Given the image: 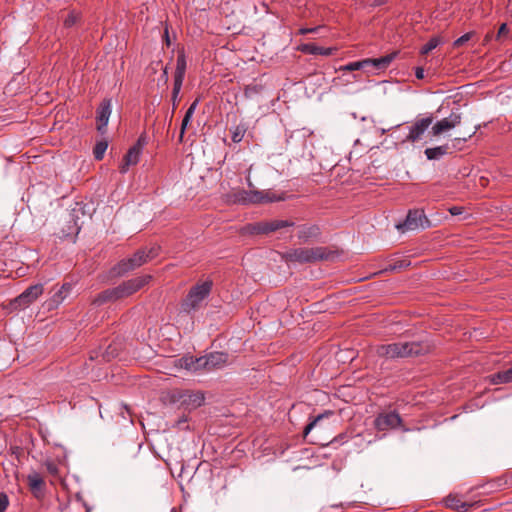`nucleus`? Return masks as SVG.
I'll return each instance as SVG.
<instances>
[{
  "label": "nucleus",
  "mask_w": 512,
  "mask_h": 512,
  "mask_svg": "<svg viewBox=\"0 0 512 512\" xmlns=\"http://www.w3.org/2000/svg\"><path fill=\"white\" fill-rule=\"evenodd\" d=\"M441 40L439 37H432L425 45L422 46L420 52L423 55L430 53L433 49H435Z\"/></svg>",
  "instance_id": "obj_31"
},
{
  "label": "nucleus",
  "mask_w": 512,
  "mask_h": 512,
  "mask_svg": "<svg viewBox=\"0 0 512 512\" xmlns=\"http://www.w3.org/2000/svg\"><path fill=\"white\" fill-rule=\"evenodd\" d=\"M27 481H28V485H29V488L32 491V493L36 497H39L40 494H42L44 486H45V482H44L43 478L38 473L33 472L27 476Z\"/></svg>",
  "instance_id": "obj_19"
},
{
  "label": "nucleus",
  "mask_w": 512,
  "mask_h": 512,
  "mask_svg": "<svg viewBox=\"0 0 512 512\" xmlns=\"http://www.w3.org/2000/svg\"><path fill=\"white\" fill-rule=\"evenodd\" d=\"M183 404L189 409H196L200 407L205 400L204 394L201 392H189L183 396Z\"/></svg>",
  "instance_id": "obj_20"
},
{
  "label": "nucleus",
  "mask_w": 512,
  "mask_h": 512,
  "mask_svg": "<svg viewBox=\"0 0 512 512\" xmlns=\"http://www.w3.org/2000/svg\"><path fill=\"white\" fill-rule=\"evenodd\" d=\"M186 57L183 52L179 53L176 60L174 77L184 78L186 72Z\"/></svg>",
  "instance_id": "obj_28"
},
{
  "label": "nucleus",
  "mask_w": 512,
  "mask_h": 512,
  "mask_svg": "<svg viewBox=\"0 0 512 512\" xmlns=\"http://www.w3.org/2000/svg\"><path fill=\"white\" fill-rule=\"evenodd\" d=\"M462 120V113L459 111V109L452 110L450 115L448 117H445L439 121H437L432 126V134L433 136H438L446 131H449L456 126H458L461 123Z\"/></svg>",
  "instance_id": "obj_8"
},
{
  "label": "nucleus",
  "mask_w": 512,
  "mask_h": 512,
  "mask_svg": "<svg viewBox=\"0 0 512 512\" xmlns=\"http://www.w3.org/2000/svg\"><path fill=\"white\" fill-rule=\"evenodd\" d=\"M165 40H166L167 45H169L170 44V40H169L167 29L165 30Z\"/></svg>",
  "instance_id": "obj_48"
},
{
  "label": "nucleus",
  "mask_w": 512,
  "mask_h": 512,
  "mask_svg": "<svg viewBox=\"0 0 512 512\" xmlns=\"http://www.w3.org/2000/svg\"><path fill=\"white\" fill-rule=\"evenodd\" d=\"M430 348L429 343L425 341L396 342L378 346L376 353L380 357L395 359L425 354Z\"/></svg>",
  "instance_id": "obj_1"
},
{
  "label": "nucleus",
  "mask_w": 512,
  "mask_h": 512,
  "mask_svg": "<svg viewBox=\"0 0 512 512\" xmlns=\"http://www.w3.org/2000/svg\"><path fill=\"white\" fill-rule=\"evenodd\" d=\"M9 506V498L5 492H0V512H5Z\"/></svg>",
  "instance_id": "obj_38"
},
{
  "label": "nucleus",
  "mask_w": 512,
  "mask_h": 512,
  "mask_svg": "<svg viewBox=\"0 0 512 512\" xmlns=\"http://www.w3.org/2000/svg\"><path fill=\"white\" fill-rule=\"evenodd\" d=\"M147 143H148L147 136L145 134H141L139 136L137 142L132 147L138 148L140 151H142Z\"/></svg>",
  "instance_id": "obj_40"
},
{
  "label": "nucleus",
  "mask_w": 512,
  "mask_h": 512,
  "mask_svg": "<svg viewBox=\"0 0 512 512\" xmlns=\"http://www.w3.org/2000/svg\"><path fill=\"white\" fill-rule=\"evenodd\" d=\"M150 275H143L139 276L130 280H127L123 282L122 284L118 285L116 288L117 294L119 299L128 297L138 290H140L142 287H144L146 284L149 283L151 280Z\"/></svg>",
  "instance_id": "obj_7"
},
{
  "label": "nucleus",
  "mask_w": 512,
  "mask_h": 512,
  "mask_svg": "<svg viewBox=\"0 0 512 512\" xmlns=\"http://www.w3.org/2000/svg\"><path fill=\"white\" fill-rule=\"evenodd\" d=\"M186 422H187V418L185 416H183L176 421L175 426L178 428H182V425L185 424Z\"/></svg>",
  "instance_id": "obj_47"
},
{
  "label": "nucleus",
  "mask_w": 512,
  "mask_h": 512,
  "mask_svg": "<svg viewBox=\"0 0 512 512\" xmlns=\"http://www.w3.org/2000/svg\"><path fill=\"white\" fill-rule=\"evenodd\" d=\"M449 212L453 216L460 215L463 212V208L460 206H453L449 209Z\"/></svg>",
  "instance_id": "obj_44"
},
{
  "label": "nucleus",
  "mask_w": 512,
  "mask_h": 512,
  "mask_svg": "<svg viewBox=\"0 0 512 512\" xmlns=\"http://www.w3.org/2000/svg\"><path fill=\"white\" fill-rule=\"evenodd\" d=\"M447 151H448V146L442 145V146H437V147H433V148H427V149H425L424 153H425L427 159H429V160H439L445 154H447Z\"/></svg>",
  "instance_id": "obj_27"
},
{
  "label": "nucleus",
  "mask_w": 512,
  "mask_h": 512,
  "mask_svg": "<svg viewBox=\"0 0 512 512\" xmlns=\"http://www.w3.org/2000/svg\"><path fill=\"white\" fill-rule=\"evenodd\" d=\"M117 355V350L114 346L112 345H109L108 348L106 349L105 353L103 354V358L107 361H109L110 359L116 357Z\"/></svg>",
  "instance_id": "obj_41"
},
{
  "label": "nucleus",
  "mask_w": 512,
  "mask_h": 512,
  "mask_svg": "<svg viewBox=\"0 0 512 512\" xmlns=\"http://www.w3.org/2000/svg\"><path fill=\"white\" fill-rule=\"evenodd\" d=\"M320 235V229L316 225L302 226L298 233V238L303 241H308L310 238H316Z\"/></svg>",
  "instance_id": "obj_25"
},
{
  "label": "nucleus",
  "mask_w": 512,
  "mask_h": 512,
  "mask_svg": "<svg viewBox=\"0 0 512 512\" xmlns=\"http://www.w3.org/2000/svg\"><path fill=\"white\" fill-rule=\"evenodd\" d=\"M509 38H510V30H509L507 24L503 23V24L500 25L495 39L498 42L502 43V42L508 40Z\"/></svg>",
  "instance_id": "obj_32"
},
{
  "label": "nucleus",
  "mask_w": 512,
  "mask_h": 512,
  "mask_svg": "<svg viewBox=\"0 0 512 512\" xmlns=\"http://www.w3.org/2000/svg\"><path fill=\"white\" fill-rule=\"evenodd\" d=\"M445 505L451 509L460 511V512H466L471 508V504L462 502L457 496L449 495L445 499Z\"/></svg>",
  "instance_id": "obj_23"
},
{
  "label": "nucleus",
  "mask_w": 512,
  "mask_h": 512,
  "mask_svg": "<svg viewBox=\"0 0 512 512\" xmlns=\"http://www.w3.org/2000/svg\"><path fill=\"white\" fill-rule=\"evenodd\" d=\"M179 94H173L172 93V100H173V106L175 107V103H176V100H177V97H178Z\"/></svg>",
  "instance_id": "obj_49"
},
{
  "label": "nucleus",
  "mask_w": 512,
  "mask_h": 512,
  "mask_svg": "<svg viewBox=\"0 0 512 512\" xmlns=\"http://www.w3.org/2000/svg\"><path fill=\"white\" fill-rule=\"evenodd\" d=\"M402 424L400 415L395 411L383 412L377 415L374 426L378 431L396 429Z\"/></svg>",
  "instance_id": "obj_9"
},
{
  "label": "nucleus",
  "mask_w": 512,
  "mask_h": 512,
  "mask_svg": "<svg viewBox=\"0 0 512 512\" xmlns=\"http://www.w3.org/2000/svg\"><path fill=\"white\" fill-rule=\"evenodd\" d=\"M301 50L308 54L324 55V56H330L333 54V51H334L333 48H324V47L317 46L315 44H305L302 46Z\"/></svg>",
  "instance_id": "obj_24"
},
{
  "label": "nucleus",
  "mask_w": 512,
  "mask_h": 512,
  "mask_svg": "<svg viewBox=\"0 0 512 512\" xmlns=\"http://www.w3.org/2000/svg\"><path fill=\"white\" fill-rule=\"evenodd\" d=\"M184 78L174 77L173 94H179Z\"/></svg>",
  "instance_id": "obj_42"
},
{
  "label": "nucleus",
  "mask_w": 512,
  "mask_h": 512,
  "mask_svg": "<svg viewBox=\"0 0 512 512\" xmlns=\"http://www.w3.org/2000/svg\"><path fill=\"white\" fill-rule=\"evenodd\" d=\"M476 132V130L472 131L469 135H468V138H471L472 135Z\"/></svg>",
  "instance_id": "obj_52"
},
{
  "label": "nucleus",
  "mask_w": 512,
  "mask_h": 512,
  "mask_svg": "<svg viewBox=\"0 0 512 512\" xmlns=\"http://www.w3.org/2000/svg\"><path fill=\"white\" fill-rule=\"evenodd\" d=\"M175 366L183 368L189 372H199L201 370L207 371V359L206 355L200 357H193L190 355L183 356L175 360Z\"/></svg>",
  "instance_id": "obj_11"
},
{
  "label": "nucleus",
  "mask_w": 512,
  "mask_h": 512,
  "mask_svg": "<svg viewBox=\"0 0 512 512\" xmlns=\"http://www.w3.org/2000/svg\"><path fill=\"white\" fill-rule=\"evenodd\" d=\"M294 223L287 220H271L268 222L256 223L251 227V232L256 234H267L281 228L293 226Z\"/></svg>",
  "instance_id": "obj_14"
},
{
  "label": "nucleus",
  "mask_w": 512,
  "mask_h": 512,
  "mask_svg": "<svg viewBox=\"0 0 512 512\" xmlns=\"http://www.w3.org/2000/svg\"><path fill=\"white\" fill-rule=\"evenodd\" d=\"M262 91V86L258 84L247 85L244 89V95L246 98H251Z\"/></svg>",
  "instance_id": "obj_33"
},
{
  "label": "nucleus",
  "mask_w": 512,
  "mask_h": 512,
  "mask_svg": "<svg viewBox=\"0 0 512 512\" xmlns=\"http://www.w3.org/2000/svg\"><path fill=\"white\" fill-rule=\"evenodd\" d=\"M410 264V262H407V261H399L393 265H389V267L386 268V270H396V269H401L403 267H406Z\"/></svg>",
  "instance_id": "obj_43"
},
{
  "label": "nucleus",
  "mask_w": 512,
  "mask_h": 512,
  "mask_svg": "<svg viewBox=\"0 0 512 512\" xmlns=\"http://www.w3.org/2000/svg\"><path fill=\"white\" fill-rule=\"evenodd\" d=\"M433 123V117L427 116L424 118L417 119L411 126H409V132L405 138V141L416 142L422 139L424 133Z\"/></svg>",
  "instance_id": "obj_12"
},
{
  "label": "nucleus",
  "mask_w": 512,
  "mask_h": 512,
  "mask_svg": "<svg viewBox=\"0 0 512 512\" xmlns=\"http://www.w3.org/2000/svg\"><path fill=\"white\" fill-rule=\"evenodd\" d=\"M73 285L71 283H64L61 288L53 294L47 306L49 309L57 308L71 293Z\"/></svg>",
  "instance_id": "obj_16"
},
{
  "label": "nucleus",
  "mask_w": 512,
  "mask_h": 512,
  "mask_svg": "<svg viewBox=\"0 0 512 512\" xmlns=\"http://www.w3.org/2000/svg\"><path fill=\"white\" fill-rule=\"evenodd\" d=\"M492 384H504L512 382V366L490 376Z\"/></svg>",
  "instance_id": "obj_26"
},
{
  "label": "nucleus",
  "mask_w": 512,
  "mask_h": 512,
  "mask_svg": "<svg viewBox=\"0 0 512 512\" xmlns=\"http://www.w3.org/2000/svg\"><path fill=\"white\" fill-rule=\"evenodd\" d=\"M157 255V249L151 248L148 251L146 250H138L134 253V255L130 258L124 259L120 261L114 268L113 271L115 275L121 276L124 275L144 263H146L149 259L154 258Z\"/></svg>",
  "instance_id": "obj_3"
},
{
  "label": "nucleus",
  "mask_w": 512,
  "mask_h": 512,
  "mask_svg": "<svg viewBox=\"0 0 512 512\" xmlns=\"http://www.w3.org/2000/svg\"><path fill=\"white\" fill-rule=\"evenodd\" d=\"M319 29V27H314V28H302L300 29V34H307V33H314L316 32L317 30Z\"/></svg>",
  "instance_id": "obj_45"
},
{
  "label": "nucleus",
  "mask_w": 512,
  "mask_h": 512,
  "mask_svg": "<svg viewBox=\"0 0 512 512\" xmlns=\"http://www.w3.org/2000/svg\"><path fill=\"white\" fill-rule=\"evenodd\" d=\"M247 184L250 188H253V183L251 182V180L249 178H247Z\"/></svg>",
  "instance_id": "obj_50"
},
{
  "label": "nucleus",
  "mask_w": 512,
  "mask_h": 512,
  "mask_svg": "<svg viewBox=\"0 0 512 512\" xmlns=\"http://www.w3.org/2000/svg\"><path fill=\"white\" fill-rule=\"evenodd\" d=\"M198 103H199V100L196 99L194 100L191 105L189 106V108L187 109L185 115H184V118L182 120V123H181V129H180V135H179V142H182L183 141V137H184V134H185V131H186V128L189 124V122L191 121L194 113H195V110L198 106Z\"/></svg>",
  "instance_id": "obj_21"
},
{
  "label": "nucleus",
  "mask_w": 512,
  "mask_h": 512,
  "mask_svg": "<svg viewBox=\"0 0 512 512\" xmlns=\"http://www.w3.org/2000/svg\"><path fill=\"white\" fill-rule=\"evenodd\" d=\"M430 226V221L426 217L423 210L415 209L410 210L402 223H398L396 228L404 233L407 231H414L417 229H425Z\"/></svg>",
  "instance_id": "obj_6"
},
{
  "label": "nucleus",
  "mask_w": 512,
  "mask_h": 512,
  "mask_svg": "<svg viewBox=\"0 0 512 512\" xmlns=\"http://www.w3.org/2000/svg\"><path fill=\"white\" fill-rule=\"evenodd\" d=\"M111 115V100L105 99L101 102L97 109V130L101 133L105 132L106 126Z\"/></svg>",
  "instance_id": "obj_15"
},
{
  "label": "nucleus",
  "mask_w": 512,
  "mask_h": 512,
  "mask_svg": "<svg viewBox=\"0 0 512 512\" xmlns=\"http://www.w3.org/2000/svg\"><path fill=\"white\" fill-rule=\"evenodd\" d=\"M397 55V52H392L390 54H387L385 56L374 58V59H364L365 63V71L367 73L376 74L380 71H384L388 68V66L391 64V62L395 59Z\"/></svg>",
  "instance_id": "obj_13"
},
{
  "label": "nucleus",
  "mask_w": 512,
  "mask_h": 512,
  "mask_svg": "<svg viewBox=\"0 0 512 512\" xmlns=\"http://www.w3.org/2000/svg\"><path fill=\"white\" fill-rule=\"evenodd\" d=\"M491 37H492L491 35L487 34L486 37H485V41L486 42L489 41L491 39Z\"/></svg>",
  "instance_id": "obj_51"
},
{
  "label": "nucleus",
  "mask_w": 512,
  "mask_h": 512,
  "mask_svg": "<svg viewBox=\"0 0 512 512\" xmlns=\"http://www.w3.org/2000/svg\"><path fill=\"white\" fill-rule=\"evenodd\" d=\"M471 36H472V33L471 32H468V33H465L464 35H462L461 37H459L458 39H456L453 43V45L455 47H460L462 46L464 43H466L467 41H469L471 39Z\"/></svg>",
  "instance_id": "obj_39"
},
{
  "label": "nucleus",
  "mask_w": 512,
  "mask_h": 512,
  "mask_svg": "<svg viewBox=\"0 0 512 512\" xmlns=\"http://www.w3.org/2000/svg\"><path fill=\"white\" fill-rule=\"evenodd\" d=\"M246 130H247V128H246L245 124H239V125L235 126L232 130V136H231L232 141L234 143L241 142L246 133Z\"/></svg>",
  "instance_id": "obj_29"
},
{
  "label": "nucleus",
  "mask_w": 512,
  "mask_h": 512,
  "mask_svg": "<svg viewBox=\"0 0 512 512\" xmlns=\"http://www.w3.org/2000/svg\"><path fill=\"white\" fill-rule=\"evenodd\" d=\"M44 466L49 474H51L53 476L58 475L59 468H58L57 464H55L53 461H51V460L45 461Z\"/></svg>",
  "instance_id": "obj_37"
},
{
  "label": "nucleus",
  "mask_w": 512,
  "mask_h": 512,
  "mask_svg": "<svg viewBox=\"0 0 512 512\" xmlns=\"http://www.w3.org/2000/svg\"><path fill=\"white\" fill-rule=\"evenodd\" d=\"M330 253L324 247L296 248L282 254V259L294 263H310L328 259Z\"/></svg>",
  "instance_id": "obj_2"
},
{
  "label": "nucleus",
  "mask_w": 512,
  "mask_h": 512,
  "mask_svg": "<svg viewBox=\"0 0 512 512\" xmlns=\"http://www.w3.org/2000/svg\"><path fill=\"white\" fill-rule=\"evenodd\" d=\"M329 413H325V414H320L318 415L317 417H315L312 421H310V423L305 427L304 429V435H308L309 432L316 426V424L318 423V421H320L321 419H323L326 415H328Z\"/></svg>",
  "instance_id": "obj_36"
},
{
  "label": "nucleus",
  "mask_w": 512,
  "mask_h": 512,
  "mask_svg": "<svg viewBox=\"0 0 512 512\" xmlns=\"http://www.w3.org/2000/svg\"><path fill=\"white\" fill-rule=\"evenodd\" d=\"M415 76L417 79H423L424 78V69L421 67L416 68Z\"/></svg>",
  "instance_id": "obj_46"
},
{
  "label": "nucleus",
  "mask_w": 512,
  "mask_h": 512,
  "mask_svg": "<svg viewBox=\"0 0 512 512\" xmlns=\"http://www.w3.org/2000/svg\"><path fill=\"white\" fill-rule=\"evenodd\" d=\"M344 70H347V71H355V70H365V63H364V60H361V61H355V62H350L348 63L347 65H345L343 67Z\"/></svg>",
  "instance_id": "obj_35"
},
{
  "label": "nucleus",
  "mask_w": 512,
  "mask_h": 512,
  "mask_svg": "<svg viewBox=\"0 0 512 512\" xmlns=\"http://www.w3.org/2000/svg\"><path fill=\"white\" fill-rule=\"evenodd\" d=\"M283 198L277 196L271 191H259V190H241L235 194V201L248 204V203H269L281 201Z\"/></svg>",
  "instance_id": "obj_5"
},
{
  "label": "nucleus",
  "mask_w": 512,
  "mask_h": 512,
  "mask_svg": "<svg viewBox=\"0 0 512 512\" xmlns=\"http://www.w3.org/2000/svg\"><path fill=\"white\" fill-rule=\"evenodd\" d=\"M118 294L116 288L107 289L101 293H99L93 300V304L100 306L106 302L118 300Z\"/></svg>",
  "instance_id": "obj_22"
},
{
  "label": "nucleus",
  "mask_w": 512,
  "mask_h": 512,
  "mask_svg": "<svg viewBox=\"0 0 512 512\" xmlns=\"http://www.w3.org/2000/svg\"><path fill=\"white\" fill-rule=\"evenodd\" d=\"M108 143L106 141H99L93 149V155L96 160H102L107 150Z\"/></svg>",
  "instance_id": "obj_30"
},
{
  "label": "nucleus",
  "mask_w": 512,
  "mask_h": 512,
  "mask_svg": "<svg viewBox=\"0 0 512 512\" xmlns=\"http://www.w3.org/2000/svg\"><path fill=\"white\" fill-rule=\"evenodd\" d=\"M207 371L220 369L228 363V354L224 352H212L206 355Z\"/></svg>",
  "instance_id": "obj_17"
},
{
  "label": "nucleus",
  "mask_w": 512,
  "mask_h": 512,
  "mask_svg": "<svg viewBox=\"0 0 512 512\" xmlns=\"http://www.w3.org/2000/svg\"><path fill=\"white\" fill-rule=\"evenodd\" d=\"M211 288V281H204L192 287L182 303V310L191 313L198 309L202 301L210 294Z\"/></svg>",
  "instance_id": "obj_4"
},
{
  "label": "nucleus",
  "mask_w": 512,
  "mask_h": 512,
  "mask_svg": "<svg viewBox=\"0 0 512 512\" xmlns=\"http://www.w3.org/2000/svg\"><path fill=\"white\" fill-rule=\"evenodd\" d=\"M141 153L142 151L138 148L130 147L119 167L120 172L125 174L131 165H136L140 160Z\"/></svg>",
  "instance_id": "obj_18"
},
{
  "label": "nucleus",
  "mask_w": 512,
  "mask_h": 512,
  "mask_svg": "<svg viewBox=\"0 0 512 512\" xmlns=\"http://www.w3.org/2000/svg\"><path fill=\"white\" fill-rule=\"evenodd\" d=\"M44 289L42 284H35L25 289L18 297L13 301V304L17 308H26L42 295Z\"/></svg>",
  "instance_id": "obj_10"
},
{
  "label": "nucleus",
  "mask_w": 512,
  "mask_h": 512,
  "mask_svg": "<svg viewBox=\"0 0 512 512\" xmlns=\"http://www.w3.org/2000/svg\"><path fill=\"white\" fill-rule=\"evenodd\" d=\"M80 19V14L75 12V11H71L68 16L66 17V19L64 20V26L69 28V27H72L74 24L77 23V21Z\"/></svg>",
  "instance_id": "obj_34"
}]
</instances>
